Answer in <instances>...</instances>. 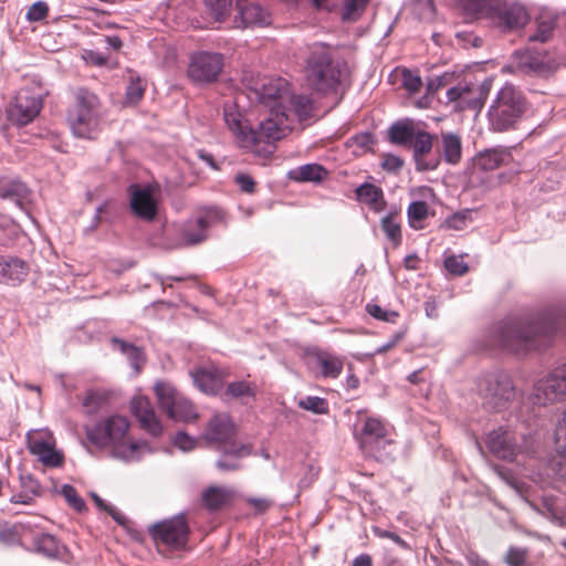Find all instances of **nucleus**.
I'll return each instance as SVG.
<instances>
[{
    "mask_svg": "<svg viewBox=\"0 0 566 566\" xmlns=\"http://www.w3.org/2000/svg\"><path fill=\"white\" fill-rule=\"evenodd\" d=\"M486 19L501 31L512 32L524 28L531 15L520 2L494 0Z\"/></svg>",
    "mask_w": 566,
    "mask_h": 566,
    "instance_id": "f8f14e48",
    "label": "nucleus"
},
{
    "mask_svg": "<svg viewBox=\"0 0 566 566\" xmlns=\"http://www.w3.org/2000/svg\"><path fill=\"white\" fill-rule=\"evenodd\" d=\"M366 308L369 315L380 321L394 323L398 317L397 312L385 310L377 304H367Z\"/></svg>",
    "mask_w": 566,
    "mask_h": 566,
    "instance_id": "864d4df0",
    "label": "nucleus"
},
{
    "mask_svg": "<svg viewBox=\"0 0 566 566\" xmlns=\"http://www.w3.org/2000/svg\"><path fill=\"white\" fill-rule=\"evenodd\" d=\"M314 111L313 101L307 95H294L289 92L285 99V112L290 115L291 130L295 120L302 122L312 116Z\"/></svg>",
    "mask_w": 566,
    "mask_h": 566,
    "instance_id": "cd10ccee",
    "label": "nucleus"
},
{
    "mask_svg": "<svg viewBox=\"0 0 566 566\" xmlns=\"http://www.w3.org/2000/svg\"><path fill=\"white\" fill-rule=\"evenodd\" d=\"M509 154L502 149H489L480 153L476 159V165L482 170H494L499 168L507 159Z\"/></svg>",
    "mask_w": 566,
    "mask_h": 566,
    "instance_id": "e433bc0d",
    "label": "nucleus"
},
{
    "mask_svg": "<svg viewBox=\"0 0 566 566\" xmlns=\"http://www.w3.org/2000/svg\"><path fill=\"white\" fill-rule=\"evenodd\" d=\"M27 525L23 523H15L12 525L6 524L0 528V542L6 545L19 544Z\"/></svg>",
    "mask_w": 566,
    "mask_h": 566,
    "instance_id": "79ce46f5",
    "label": "nucleus"
},
{
    "mask_svg": "<svg viewBox=\"0 0 566 566\" xmlns=\"http://www.w3.org/2000/svg\"><path fill=\"white\" fill-rule=\"evenodd\" d=\"M128 430V419L119 415L106 417L85 427L86 438L92 444L109 449L113 458L127 463L139 461L153 452L147 442L130 439Z\"/></svg>",
    "mask_w": 566,
    "mask_h": 566,
    "instance_id": "7ed1b4c3",
    "label": "nucleus"
},
{
    "mask_svg": "<svg viewBox=\"0 0 566 566\" xmlns=\"http://www.w3.org/2000/svg\"><path fill=\"white\" fill-rule=\"evenodd\" d=\"M145 92V87L139 78H132L130 83L126 88V99L135 104L142 99Z\"/></svg>",
    "mask_w": 566,
    "mask_h": 566,
    "instance_id": "13d9d810",
    "label": "nucleus"
},
{
    "mask_svg": "<svg viewBox=\"0 0 566 566\" xmlns=\"http://www.w3.org/2000/svg\"><path fill=\"white\" fill-rule=\"evenodd\" d=\"M369 0H344L342 18L345 21H356L364 12Z\"/></svg>",
    "mask_w": 566,
    "mask_h": 566,
    "instance_id": "a18cd8bd",
    "label": "nucleus"
},
{
    "mask_svg": "<svg viewBox=\"0 0 566 566\" xmlns=\"http://www.w3.org/2000/svg\"><path fill=\"white\" fill-rule=\"evenodd\" d=\"M172 443L175 447H177L179 450L184 452H189L193 450L198 444V439L190 437L185 431H179L176 433Z\"/></svg>",
    "mask_w": 566,
    "mask_h": 566,
    "instance_id": "603ef678",
    "label": "nucleus"
},
{
    "mask_svg": "<svg viewBox=\"0 0 566 566\" xmlns=\"http://www.w3.org/2000/svg\"><path fill=\"white\" fill-rule=\"evenodd\" d=\"M61 493L67 503L75 510L82 511L85 507L84 501L77 495L76 490L72 485L64 484Z\"/></svg>",
    "mask_w": 566,
    "mask_h": 566,
    "instance_id": "4d7b16f0",
    "label": "nucleus"
},
{
    "mask_svg": "<svg viewBox=\"0 0 566 566\" xmlns=\"http://www.w3.org/2000/svg\"><path fill=\"white\" fill-rule=\"evenodd\" d=\"M374 533L375 535H377L378 537H381V538H389L390 541L395 542L397 545H399L401 548L403 549H409V545L408 543L402 539L399 535H397L396 533L394 532H390V531H386V530H381V528H378L376 527L374 530Z\"/></svg>",
    "mask_w": 566,
    "mask_h": 566,
    "instance_id": "680f3d73",
    "label": "nucleus"
},
{
    "mask_svg": "<svg viewBox=\"0 0 566 566\" xmlns=\"http://www.w3.org/2000/svg\"><path fill=\"white\" fill-rule=\"evenodd\" d=\"M381 229L395 247L401 243V226L397 213L385 216L381 219Z\"/></svg>",
    "mask_w": 566,
    "mask_h": 566,
    "instance_id": "ea45409f",
    "label": "nucleus"
},
{
    "mask_svg": "<svg viewBox=\"0 0 566 566\" xmlns=\"http://www.w3.org/2000/svg\"><path fill=\"white\" fill-rule=\"evenodd\" d=\"M476 390L483 406L496 412L507 409L516 397L511 377L501 370L481 375L476 380Z\"/></svg>",
    "mask_w": 566,
    "mask_h": 566,
    "instance_id": "423d86ee",
    "label": "nucleus"
},
{
    "mask_svg": "<svg viewBox=\"0 0 566 566\" xmlns=\"http://www.w3.org/2000/svg\"><path fill=\"white\" fill-rule=\"evenodd\" d=\"M224 221V212L217 207L203 209L196 219L188 220L181 229V238L188 245L202 242L207 230Z\"/></svg>",
    "mask_w": 566,
    "mask_h": 566,
    "instance_id": "dca6fc26",
    "label": "nucleus"
},
{
    "mask_svg": "<svg viewBox=\"0 0 566 566\" xmlns=\"http://www.w3.org/2000/svg\"><path fill=\"white\" fill-rule=\"evenodd\" d=\"M242 457H238L235 454H226V452H221V458L217 461V468L220 471H234L240 469V459Z\"/></svg>",
    "mask_w": 566,
    "mask_h": 566,
    "instance_id": "bf43d9fd",
    "label": "nucleus"
},
{
    "mask_svg": "<svg viewBox=\"0 0 566 566\" xmlns=\"http://www.w3.org/2000/svg\"><path fill=\"white\" fill-rule=\"evenodd\" d=\"M346 73V64L340 61L335 51L319 44L315 45L306 63V81L319 92L335 91Z\"/></svg>",
    "mask_w": 566,
    "mask_h": 566,
    "instance_id": "20e7f679",
    "label": "nucleus"
},
{
    "mask_svg": "<svg viewBox=\"0 0 566 566\" xmlns=\"http://www.w3.org/2000/svg\"><path fill=\"white\" fill-rule=\"evenodd\" d=\"M112 344L115 350H118L119 353L126 356L132 368L134 369V374L137 375L140 371L145 361V357L142 349L119 338H113Z\"/></svg>",
    "mask_w": 566,
    "mask_h": 566,
    "instance_id": "c9c22d12",
    "label": "nucleus"
},
{
    "mask_svg": "<svg viewBox=\"0 0 566 566\" xmlns=\"http://www.w3.org/2000/svg\"><path fill=\"white\" fill-rule=\"evenodd\" d=\"M403 166V160L392 154H386L382 157L381 167L388 172H398Z\"/></svg>",
    "mask_w": 566,
    "mask_h": 566,
    "instance_id": "052dcab7",
    "label": "nucleus"
},
{
    "mask_svg": "<svg viewBox=\"0 0 566 566\" xmlns=\"http://www.w3.org/2000/svg\"><path fill=\"white\" fill-rule=\"evenodd\" d=\"M565 396L566 363L535 381L531 400L534 405L547 406L560 401Z\"/></svg>",
    "mask_w": 566,
    "mask_h": 566,
    "instance_id": "ddd939ff",
    "label": "nucleus"
},
{
    "mask_svg": "<svg viewBox=\"0 0 566 566\" xmlns=\"http://www.w3.org/2000/svg\"><path fill=\"white\" fill-rule=\"evenodd\" d=\"M422 85L420 76L410 71V70H403L402 71V86L411 94L417 93Z\"/></svg>",
    "mask_w": 566,
    "mask_h": 566,
    "instance_id": "6e6d98bb",
    "label": "nucleus"
},
{
    "mask_svg": "<svg viewBox=\"0 0 566 566\" xmlns=\"http://www.w3.org/2000/svg\"><path fill=\"white\" fill-rule=\"evenodd\" d=\"M235 429L231 418L226 415H216L212 417L205 430L203 438L213 446L219 452L226 454H235L247 457L250 454V448L238 442L234 438Z\"/></svg>",
    "mask_w": 566,
    "mask_h": 566,
    "instance_id": "6e6552de",
    "label": "nucleus"
},
{
    "mask_svg": "<svg viewBox=\"0 0 566 566\" xmlns=\"http://www.w3.org/2000/svg\"><path fill=\"white\" fill-rule=\"evenodd\" d=\"M223 67V56L220 53L200 51L190 57L189 77L199 83L214 81Z\"/></svg>",
    "mask_w": 566,
    "mask_h": 566,
    "instance_id": "f3484780",
    "label": "nucleus"
},
{
    "mask_svg": "<svg viewBox=\"0 0 566 566\" xmlns=\"http://www.w3.org/2000/svg\"><path fill=\"white\" fill-rule=\"evenodd\" d=\"M566 324V313L549 310L536 317L510 315L488 326L481 334L480 349L502 348L515 354L546 346L556 331Z\"/></svg>",
    "mask_w": 566,
    "mask_h": 566,
    "instance_id": "f03ea898",
    "label": "nucleus"
},
{
    "mask_svg": "<svg viewBox=\"0 0 566 566\" xmlns=\"http://www.w3.org/2000/svg\"><path fill=\"white\" fill-rule=\"evenodd\" d=\"M235 181L243 192L252 193L254 191L255 182L249 175L240 174L235 177Z\"/></svg>",
    "mask_w": 566,
    "mask_h": 566,
    "instance_id": "0e129e2a",
    "label": "nucleus"
},
{
    "mask_svg": "<svg viewBox=\"0 0 566 566\" xmlns=\"http://www.w3.org/2000/svg\"><path fill=\"white\" fill-rule=\"evenodd\" d=\"M441 150L446 163L457 165L462 156V143L459 135L451 132L441 133Z\"/></svg>",
    "mask_w": 566,
    "mask_h": 566,
    "instance_id": "473e14b6",
    "label": "nucleus"
},
{
    "mask_svg": "<svg viewBox=\"0 0 566 566\" xmlns=\"http://www.w3.org/2000/svg\"><path fill=\"white\" fill-rule=\"evenodd\" d=\"M557 14L548 9H543L535 18V31L527 36L528 42L545 43L553 38L557 25Z\"/></svg>",
    "mask_w": 566,
    "mask_h": 566,
    "instance_id": "bb28decb",
    "label": "nucleus"
},
{
    "mask_svg": "<svg viewBox=\"0 0 566 566\" xmlns=\"http://www.w3.org/2000/svg\"><path fill=\"white\" fill-rule=\"evenodd\" d=\"M494 472L502 481H504L513 490H515L516 492H522V483L515 478L511 470L501 465H495Z\"/></svg>",
    "mask_w": 566,
    "mask_h": 566,
    "instance_id": "5fc2aeb1",
    "label": "nucleus"
},
{
    "mask_svg": "<svg viewBox=\"0 0 566 566\" xmlns=\"http://www.w3.org/2000/svg\"><path fill=\"white\" fill-rule=\"evenodd\" d=\"M490 90L489 83L478 84L471 81H461L457 85L448 88L446 93L448 104L457 112L476 111L479 112L484 104Z\"/></svg>",
    "mask_w": 566,
    "mask_h": 566,
    "instance_id": "9b49d317",
    "label": "nucleus"
},
{
    "mask_svg": "<svg viewBox=\"0 0 566 566\" xmlns=\"http://www.w3.org/2000/svg\"><path fill=\"white\" fill-rule=\"evenodd\" d=\"M248 502L258 511V512H264L266 511L270 505H271V502L266 499H255V497H251L248 500Z\"/></svg>",
    "mask_w": 566,
    "mask_h": 566,
    "instance_id": "69168bd1",
    "label": "nucleus"
},
{
    "mask_svg": "<svg viewBox=\"0 0 566 566\" xmlns=\"http://www.w3.org/2000/svg\"><path fill=\"white\" fill-rule=\"evenodd\" d=\"M503 560L507 566H526L528 563V551L524 547L510 546Z\"/></svg>",
    "mask_w": 566,
    "mask_h": 566,
    "instance_id": "49530a36",
    "label": "nucleus"
},
{
    "mask_svg": "<svg viewBox=\"0 0 566 566\" xmlns=\"http://www.w3.org/2000/svg\"><path fill=\"white\" fill-rule=\"evenodd\" d=\"M488 450L496 458L504 461H515L524 450L516 443L514 434L504 429L497 428L488 433L485 438ZM525 452L530 454L533 449L526 448Z\"/></svg>",
    "mask_w": 566,
    "mask_h": 566,
    "instance_id": "a211bd4d",
    "label": "nucleus"
},
{
    "mask_svg": "<svg viewBox=\"0 0 566 566\" xmlns=\"http://www.w3.org/2000/svg\"><path fill=\"white\" fill-rule=\"evenodd\" d=\"M419 128L411 120H400L388 129L389 140L399 146H409Z\"/></svg>",
    "mask_w": 566,
    "mask_h": 566,
    "instance_id": "2f4dec72",
    "label": "nucleus"
},
{
    "mask_svg": "<svg viewBox=\"0 0 566 566\" xmlns=\"http://www.w3.org/2000/svg\"><path fill=\"white\" fill-rule=\"evenodd\" d=\"M28 449L46 468H59L64 455L56 449L53 433L48 429L31 430L27 434Z\"/></svg>",
    "mask_w": 566,
    "mask_h": 566,
    "instance_id": "4468645a",
    "label": "nucleus"
},
{
    "mask_svg": "<svg viewBox=\"0 0 566 566\" xmlns=\"http://www.w3.org/2000/svg\"><path fill=\"white\" fill-rule=\"evenodd\" d=\"M98 105L99 102L95 94L86 90L77 92L75 108L69 117L75 136L88 139L96 136L101 129Z\"/></svg>",
    "mask_w": 566,
    "mask_h": 566,
    "instance_id": "0eeeda50",
    "label": "nucleus"
},
{
    "mask_svg": "<svg viewBox=\"0 0 566 566\" xmlns=\"http://www.w3.org/2000/svg\"><path fill=\"white\" fill-rule=\"evenodd\" d=\"M248 87L258 102L269 107V116L260 122L258 128L252 127L240 106L242 96L239 95L224 103L223 118L240 149L266 158L274 153L275 143L291 132L290 115L285 112L289 84L282 78L262 77L249 83Z\"/></svg>",
    "mask_w": 566,
    "mask_h": 566,
    "instance_id": "f257e3e1",
    "label": "nucleus"
},
{
    "mask_svg": "<svg viewBox=\"0 0 566 566\" xmlns=\"http://www.w3.org/2000/svg\"><path fill=\"white\" fill-rule=\"evenodd\" d=\"M130 409L145 431L155 437L161 434L163 426L148 398L135 396L130 401Z\"/></svg>",
    "mask_w": 566,
    "mask_h": 566,
    "instance_id": "412c9836",
    "label": "nucleus"
},
{
    "mask_svg": "<svg viewBox=\"0 0 566 566\" xmlns=\"http://www.w3.org/2000/svg\"><path fill=\"white\" fill-rule=\"evenodd\" d=\"M468 563L470 566H491L485 559L476 554L468 555Z\"/></svg>",
    "mask_w": 566,
    "mask_h": 566,
    "instance_id": "338daca9",
    "label": "nucleus"
},
{
    "mask_svg": "<svg viewBox=\"0 0 566 566\" xmlns=\"http://www.w3.org/2000/svg\"><path fill=\"white\" fill-rule=\"evenodd\" d=\"M527 105L523 92L513 84L506 83L497 91L488 111L491 130L507 132L514 129L523 118Z\"/></svg>",
    "mask_w": 566,
    "mask_h": 566,
    "instance_id": "39448f33",
    "label": "nucleus"
},
{
    "mask_svg": "<svg viewBox=\"0 0 566 566\" xmlns=\"http://www.w3.org/2000/svg\"><path fill=\"white\" fill-rule=\"evenodd\" d=\"M234 497V491L227 486H209L202 492L201 499L203 505L216 511L229 504Z\"/></svg>",
    "mask_w": 566,
    "mask_h": 566,
    "instance_id": "7c9ffc66",
    "label": "nucleus"
},
{
    "mask_svg": "<svg viewBox=\"0 0 566 566\" xmlns=\"http://www.w3.org/2000/svg\"><path fill=\"white\" fill-rule=\"evenodd\" d=\"M256 386L247 380L230 382L227 387V395L237 399L252 398L255 396Z\"/></svg>",
    "mask_w": 566,
    "mask_h": 566,
    "instance_id": "37998d69",
    "label": "nucleus"
},
{
    "mask_svg": "<svg viewBox=\"0 0 566 566\" xmlns=\"http://www.w3.org/2000/svg\"><path fill=\"white\" fill-rule=\"evenodd\" d=\"M29 188L18 179L0 178V198L12 201L22 208L23 202L29 198Z\"/></svg>",
    "mask_w": 566,
    "mask_h": 566,
    "instance_id": "c756f323",
    "label": "nucleus"
},
{
    "mask_svg": "<svg viewBox=\"0 0 566 566\" xmlns=\"http://www.w3.org/2000/svg\"><path fill=\"white\" fill-rule=\"evenodd\" d=\"M545 56L534 55L528 51L518 54V65L531 72H541L546 67Z\"/></svg>",
    "mask_w": 566,
    "mask_h": 566,
    "instance_id": "c03bdc74",
    "label": "nucleus"
},
{
    "mask_svg": "<svg viewBox=\"0 0 566 566\" xmlns=\"http://www.w3.org/2000/svg\"><path fill=\"white\" fill-rule=\"evenodd\" d=\"M128 192L133 214L143 221L155 220L159 209V190L150 185L133 184L129 186Z\"/></svg>",
    "mask_w": 566,
    "mask_h": 566,
    "instance_id": "2eb2a0df",
    "label": "nucleus"
},
{
    "mask_svg": "<svg viewBox=\"0 0 566 566\" xmlns=\"http://www.w3.org/2000/svg\"><path fill=\"white\" fill-rule=\"evenodd\" d=\"M447 271L452 275H463L468 272L469 266L461 256L451 255L444 260Z\"/></svg>",
    "mask_w": 566,
    "mask_h": 566,
    "instance_id": "8fccbe9b",
    "label": "nucleus"
},
{
    "mask_svg": "<svg viewBox=\"0 0 566 566\" xmlns=\"http://www.w3.org/2000/svg\"><path fill=\"white\" fill-rule=\"evenodd\" d=\"M108 398L109 391L106 389H88L82 399V405L87 413H95L107 402Z\"/></svg>",
    "mask_w": 566,
    "mask_h": 566,
    "instance_id": "4c0bfd02",
    "label": "nucleus"
},
{
    "mask_svg": "<svg viewBox=\"0 0 566 566\" xmlns=\"http://www.w3.org/2000/svg\"><path fill=\"white\" fill-rule=\"evenodd\" d=\"M33 547L36 553L52 559H62L66 555V547L49 533L35 535Z\"/></svg>",
    "mask_w": 566,
    "mask_h": 566,
    "instance_id": "c85d7f7f",
    "label": "nucleus"
},
{
    "mask_svg": "<svg viewBox=\"0 0 566 566\" xmlns=\"http://www.w3.org/2000/svg\"><path fill=\"white\" fill-rule=\"evenodd\" d=\"M298 408L310 411L314 415H327L329 405L325 398L318 396H304L297 400Z\"/></svg>",
    "mask_w": 566,
    "mask_h": 566,
    "instance_id": "a19ab883",
    "label": "nucleus"
},
{
    "mask_svg": "<svg viewBox=\"0 0 566 566\" xmlns=\"http://www.w3.org/2000/svg\"><path fill=\"white\" fill-rule=\"evenodd\" d=\"M308 364L319 369L321 374L325 378H337L342 371L344 361L343 359L334 354L314 350L307 355Z\"/></svg>",
    "mask_w": 566,
    "mask_h": 566,
    "instance_id": "393cba45",
    "label": "nucleus"
},
{
    "mask_svg": "<svg viewBox=\"0 0 566 566\" xmlns=\"http://www.w3.org/2000/svg\"><path fill=\"white\" fill-rule=\"evenodd\" d=\"M405 337L403 331H398L392 334L389 339L376 349V354H384L394 348Z\"/></svg>",
    "mask_w": 566,
    "mask_h": 566,
    "instance_id": "e2e57ef3",
    "label": "nucleus"
},
{
    "mask_svg": "<svg viewBox=\"0 0 566 566\" xmlns=\"http://www.w3.org/2000/svg\"><path fill=\"white\" fill-rule=\"evenodd\" d=\"M433 139V135L419 129L409 145L418 171H431L440 165V156L432 151Z\"/></svg>",
    "mask_w": 566,
    "mask_h": 566,
    "instance_id": "aec40b11",
    "label": "nucleus"
},
{
    "mask_svg": "<svg viewBox=\"0 0 566 566\" xmlns=\"http://www.w3.org/2000/svg\"><path fill=\"white\" fill-rule=\"evenodd\" d=\"M386 427L381 420L377 418H366L363 427L355 437L359 447L367 453H373L377 446L382 443L386 438Z\"/></svg>",
    "mask_w": 566,
    "mask_h": 566,
    "instance_id": "4be33fe9",
    "label": "nucleus"
},
{
    "mask_svg": "<svg viewBox=\"0 0 566 566\" xmlns=\"http://www.w3.org/2000/svg\"><path fill=\"white\" fill-rule=\"evenodd\" d=\"M41 108V95L28 88H22L14 97V102L9 109V117L20 126L28 125L39 115Z\"/></svg>",
    "mask_w": 566,
    "mask_h": 566,
    "instance_id": "6ab92c4d",
    "label": "nucleus"
},
{
    "mask_svg": "<svg viewBox=\"0 0 566 566\" xmlns=\"http://www.w3.org/2000/svg\"><path fill=\"white\" fill-rule=\"evenodd\" d=\"M49 13V7L44 1H36L33 3L25 15L29 22H39L46 18Z\"/></svg>",
    "mask_w": 566,
    "mask_h": 566,
    "instance_id": "3c124183",
    "label": "nucleus"
},
{
    "mask_svg": "<svg viewBox=\"0 0 566 566\" xmlns=\"http://www.w3.org/2000/svg\"><path fill=\"white\" fill-rule=\"evenodd\" d=\"M154 389L160 408L167 412L169 418L184 422H190L198 418V412L191 401L180 395L171 384L158 381Z\"/></svg>",
    "mask_w": 566,
    "mask_h": 566,
    "instance_id": "9d476101",
    "label": "nucleus"
},
{
    "mask_svg": "<svg viewBox=\"0 0 566 566\" xmlns=\"http://www.w3.org/2000/svg\"><path fill=\"white\" fill-rule=\"evenodd\" d=\"M353 566H373L371 557L368 554H361L354 559Z\"/></svg>",
    "mask_w": 566,
    "mask_h": 566,
    "instance_id": "774afa93",
    "label": "nucleus"
},
{
    "mask_svg": "<svg viewBox=\"0 0 566 566\" xmlns=\"http://www.w3.org/2000/svg\"><path fill=\"white\" fill-rule=\"evenodd\" d=\"M457 3L470 15L488 18L494 0H455Z\"/></svg>",
    "mask_w": 566,
    "mask_h": 566,
    "instance_id": "58836bf2",
    "label": "nucleus"
},
{
    "mask_svg": "<svg viewBox=\"0 0 566 566\" xmlns=\"http://www.w3.org/2000/svg\"><path fill=\"white\" fill-rule=\"evenodd\" d=\"M327 175L326 169L318 165V164H306L303 166H300L289 172V177L292 180L298 181V182H319L322 181Z\"/></svg>",
    "mask_w": 566,
    "mask_h": 566,
    "instance_id": "f704fd0d",
    "label": "nucleus"
},
{
    "mask_svg": "<svg viewBox=\"0 0 566 566\" xmlns=\"http://www.w3.org/2000/svg\"><path fill=\"white\" fill-rule=\"evenodd\" d=\"M149 534L159 552L161 549L169 552L184 551L188 543L189 526L182 515H177L154 524L149 527Z\"/></svg>",
    "mask_w": 566,
    "mask_h": 566,
    "instance_id": "1a4fd4ad",
    "label": "nucleus"
},
{
    "mask_svg": "<svg viewBox=\"0 0 566 566\" xmlns=\"http://www.w3.org/2000/svg\"><path fill=\"white\" fill-rule=\"evenodd\" d=\"M238 14L234 18L237 28L265 25L270 22V15L261 6L249 3L245 0H238Z\"/></svg>",
    "mask_w": 566,
    "mask_h": 566,
    "instance_id": "b1692460",
    "label": "nucleus"
},
{
    "mask_svg": "<svg viewBox=\"0 0 566 566\" xmlns=\"http://www.w3.org/2000/svg\"><path fill=\"white\" fill-rule=\"evenodd\" d=\"M359 201L368 205L376 212H380L385 207L382 190L371 184H364L356 190Z\"/></svg>",
    "mask_w": 566,
    "mask_h": 566,
    "instance_id": "72a5a7b5",
    "label": "nucleus"
},
{
    "mask_svg": "<svg viewBox=\"0 0 566 566\" xmlns=\"http://www.w3.org/2000/svg\"><path fill=\"white\" fill-rule=\"evenodd\" d=\"M29 273L25 261L14 256H0V282L17 285L24 281Z\"/></svg>",
    "mask_w": 566,
    "mask_h": 566,
    "instance_id": "a878e982",
    "label": "nucleus"
},
{
    "mask_svg": "<svg viewBox=\"0 0 566 566\" xmlns=\"http://www.w3.org/2000/svg\"><path fill=\"white\" fill-rule=\"evenodd\" d=\"M228 373L216 366L200 367L191 377L197 388L208 395H216L223 386Z\"/></svg>",
    "mask_w": 566,
    "mask_h": 566,
    "instance_id": "5701e85b",
    "label": "nucleus"
},
{
    "mask_svg": "<svg viewBox=\"0 0 566 566\" xmlns=\"http://www.w3.org/2000/svg\"><path fill=\"white\" fill-rule=\"evenodd\" d=\"M408 218L411 227L416 228L417 222L423 221L428 216V205L424 201H413L408 207Z\"/></svg>",
    "mask_w": 566,
    "mask_h": 566,
    "instance_id": "de8ad7c7",
    "label": "nucleus"
},
{
    "mask_svg": "<svg viewBox=\"0 0 566 566\" xmlns=\"http://www.w3.org/2000/svg\"><path fill=\"white\" fill-rule=\"evenodd\" d=\"M471 210H463L453 213L444 221V227L452 230H462L471 221Z\"/></svg>",
    "mask_w": 566,
    "mask_h": 566,
    "instance_id": "09e8293b",
    "label": "nucleus"
}]
</instances>
